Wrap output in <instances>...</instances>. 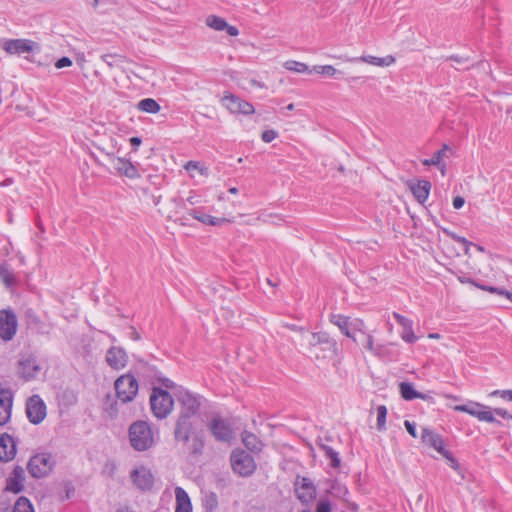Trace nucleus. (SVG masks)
I'll use <instances>...</instances> for the list:
<instances>
[{
	"mask_svg": "<svg viewBox=\"0 0 512 512\" xmlns=\"http://www.w3.org/2000/svg\"><path fill=\"white\" fill-rule=\"evenodd\" d=\"M443 158V151H437L434 153L431 159H424L422 164L425 166H440Z\"/></svg>",
	"mask_w": 512,
	"mask_h": 512,
	"instance_id": "43",
	"label": "nucleus"
},
{
	"mask_svg": "<svg viewBox=\"0 0 512 512\" xmlns=\"http://www.w3.org/2000/svg\"><path fill=\"white\" fill-rule=\"evenodd\" d=\"M179 8V1L173 0L171 5H168L167 7H162V10H168L170 12H176V10Z\"/></svg>",
	"mask_w": 512,
	"mask_h": 512,
	"instance_id": "56",
	"label": "nucleus"
},
{
	"mask_svg": "<svg viewBox=\"0 0 512 512\" xmlns=\"http://www.w3.org/2000/svg\"><path fill=\"white\" fill-rule=\"evenodd\" d=\"M308 344L310 346V353L315 355L316 358L321 357L317 352L318 348L328 352L330 355L336 354L337 351L336 342L326 332L312 333L309 336Z\"/></svg>",
	"mask_w": 512,
	"mask_h": 512,
	"instance_id": "7",
	"label": "nucleus"
},
{
	"mask_svg": "<svg viewBox=\"0 0 512 512\" xmlns=\"http://www.w3.org/2000/svg\"><path fill=\"white\" fill-rule=\"evenodd\" d=\"M330 322L337 326L345 336L352 338L354 341H356L354 335L351 332V324L349 317L341 314H331Z\"/></svg>",
	"mask_w": 512,
	"mask_h": 512,
	"instance_id": "26",
	"label": "nucleus"
},
{
	"mask_svg": "<svg viewBox=\"0 0 512 512\" xmlns=\"http://www.w3.org/2000/svg\"><path fill=\"white\" fill-rule=\"evenodd\" d=\"M39 371L40 366L31 355L23 356L18 362V374L26 381L33 379Z\"/></svg>",
	"mask_w": 512,
	"mask_h": 512,
	"instance_id": "14",
	"label": "nucleus"
},
{
	"mask_svg": "<svg viewBox=\"0 0 512 512\" xmlns=\"http://www.w3.org/2000/svg\"><path fill=\"white\" fill-rule=\"evenodd\" d=\"M175 400L181 405V411L173 432L174 440L183 443L190 454L200 455L205 445L204 440L201 434H192L190 418L207 407V402L176 385L172 380L162 377V419L173 411Z\"/></svg>",
	"mask_w": 512,
	"mask_h": 512,
	"instance_id": "1",
	"label": "nucleus"
},
{
	"mask_svg": "<svg viewBox=\"0 0 512 512\" xmlns=\"http://www.w3.org/2000/svg\"><path fill=\"white\" fill-rule=\"evenodd\" d=\"M72 65V60L69 57H62L55 62V67L58 69L69 67Z\"/></svg>",
	"mask_w": 512,
	"mask_h": 512,
	"instance_id": "49",
	"label": "nucleus"
},
{
	"mask_svg": "<svg viewBox=\"0 0 512 512\" xmlns=\"http://www.w3.org/2000/svg\"><path fill=\"white\" fill-rule=\"evenodd\" d=\"M452 239H454L456 242L462 244L464 246L465 253L467 254L469 251V247L473 245L471 242H469L466 238L458 236L454 233L451 234Z\"/></svg>",
	"mask_w": 512,
	"mask_h": 512,
	"instance_id": "48",
	"label": "nucleus"
},
{
	"mask_svg": "<svg viewBox=\"0 0 512 512\" xmlns=\"http://www.w3.org/2000/svg\"><path fill=\"white\" fill-rule=\"evenodd\" d=\"M206 25L216 31L226 30L230 36H237L239 34V31L235 26L229 25L225 19L216 15L208 16L206 18Z\"/></svg>",
	"mask_w": 512,
	"mask_h": 512,
	"instance_id": "23",
	"label": "nucleus"
},
{
	"mask_svg": "<svg viewBox=\"0 0 512 512\" xmlns=\"http://www.w3.org/2000/svg\"><path fill=\"white\" fill-rule=\"evenodd\" d=\"M464 203H465V200H464V198H463V197H461V196H456V197H454V199H453V207H454L455 209H460V208H462V207H463V205H464Z\"/></svg>",
	"mask_w": 512,
	"mask_h": 512,
	"instance_id": "54",
	"label": "nucleus"
},
{
	"mask_svg": "<svg viewBox=\"0 0 512 512\" xmlns=\"http://www.w3.org/2000/svg\"><path fill=\"white\" fill-rule=\"evenodd\" d=\"M350 324H351V332L352 331H361L364 326V322L360 319L350 320Z\"/></svg>",
	"mask_w": 512,
	"mask_h": 512,
	"instance_id": "52",
	"label": "nucleus"
},
{
	"mask_svg": "<svg viewBox=\"0 0 512 512\" xmlns=\"http://www.w3.org/2000/svg\"><path fill=\"white\" fill-rule=\"evenodd\" d=\"M495 293L505 296L507 299H509L512 302V293L511 292H509L505 289L498 288V291H496Z\"/></svg>",
	"mask_w": 512,
	"mask_h": 512,
	"instance_id": "58",
	"label": "nucleus"
},
{
	"mask_svg": "<svg viewBox=\"0 0 512 512\" xmlns=\"http://www.w3.org/2000/svg\"><path fill=\"white\" fill-rule=\"evenodd\" d=\"M17 327V316L13 310H0V338L4 341H10L15 336Z\"/></svg>",
	"mask_w": 512,
	"mask_h": 512,
	"instance_id": "8",
	"label": "nucleus"
},
{
	"mask_svg": "<svg viewBox=\"0 0 512 512\" xmlns=\"http://www.w3.org/2000/svg\"><path fill=\"white\" fill-rule=\"evenodd\" d=\"M25 472L23 467L16 466L7 478L6 490L19 493L24 488Z\"/></svg>",
	"mask_w": 512,
	"mask_h": 512,
	"instance_id": "19",
	"label": "nucleus"
},
{
	"mask_svg": "<svg viewBox=\"0 0 512 512\" xmlns=\"http://www.w3.org/2000/svg\"><path fill=\"white\" fill-rule=\"evenodd\" d=\"M101 59L109 68L120 67L125 62V58L119 54H104Z\"/></svg>",
	"mask_w": 512,
	"mask_h": 512,
	"instance_id": "35",
	"label": "nucleus"
},
{
	"mask_svg": "<svg viewBox=\"0 0 512 512\" xmlns=\"http://www.w3.org/2000/svg\"><path fill=\"white\" fill-rule=\"evenodd\" d=\"M55 461L50 453H38L30 458L27 464V470L33 478H43L48 476Z\"/></svg>",
	"mask_w": 512,
	"mask_h": 512,
	"instance_id": "4",
	"label": "nucleus"
},
{
	"mask_svg": "<svg viewBox=\"0 0 512 512\" xmlns=\"http://www.w3.org/2000/svg\"><path fill=\"white\" fill-rule=\"evenodd\" d=\"M442 456L448 460L449 465L452 469H454L457 472H460V465L451 452L447 450L445 451V453L442 454Z\"/></svg>",
	"mask_w": 512,
	"mask_h": 512,
	"instance_id": "45",
	"label": "nucleus"
},
{
	"mask_svg": "<svg viewBox=\"0 0 512 512\" xmlns=\"http://www.w3.org/2000/svg\"><path fill=\"white\" fill-rule=\"evenodd\" d=\"M133 483L142 491L150 490L154 484V477L149 469L140 467L131 472Z\"/></svg>",
	"mask_w": 512,
	"mask_h": 512,
	"instance_id": "15",
	"label": "nucleus"
},
{
	"mask_svg": "<svg viewBox=\"0 0 512 512\" xmlns=\"http://www.w3.org/2000/svg\"><path fill=\"white\" fill-rule=\"evenodd\" d=\"M142 140L139 137H132L130 138V144L133 147H138L141 144Z\"/></svg>",
	"mask_w": 512,
	"mask_h": 512,
	"instance_id": "59",
	"label": "nucleus"
},
{
	"mask_svg": "<svg viewBox=\"0 0 512 512\" xmlns=\"http://www.w3.org/2000/svg\"><path fill=\"white\" fill-rule=\"evenodd\" d=\"M230 462L233 471L243 477L250 476L256 469L253 457L242 449L232 451Z\"/></svg>",
	"mask_w": 512,
	"mask_h": 512,
	"instance_id": "6",
	"label": "nucleus"
},
{
	"mask_svg": "<svg viewBox=\"0 0 512 512\" xmlns=\"http://www.w3.org/2000/svg\"><path fill=\"white\" fill-rule=\"evenodd\" d=\"M0 279L7 287H12L16 282L14 273L7 264H0Z\"/></svg>",
	"mask_w": 512,
	"mask_h": 512,
	"instance_id": "33",
	"label": "nucleus"
},
{
	"mask_svg": "<svg viewBox=\"0 0 512 512\" xmlns=\"http://www.w3.org/2000/svg\"><path fill=\"white\" fill-rule=\"evenodd\" d=\"M408 187L416 200L423 204L429 196L431 183L427 180H418L417 182H408Z\"/></svg>",
	"mask_w": 512,
	"mask_h": 512,
	"instance_id": "20",
	"label": "nucleus"
},
{
	"mask_svg": "<svg viewBox=\"0 0 512 512\" xmlns=\"http://www.w3.org/2000/svg\"><path fill=\"white\" fill-rule=\"evenodd\" d=\"M331 493L337 497L344 498L348 494V489L340 483L335 482L331 486Z\"/></svg>",
	"mask_w": 512,
	"mask_h": 512,
	"instance_id": "44",
	"label": "nucleus"
},
{
	"mask_svg": "<svg viewBox=\"0 0 512 512\" xmlns=\"http://www.w3.org/2000/svg\"><path fill=\"white\" fill-rule=\"evenodd\" d=\"M117 512H131V511L128 510L127 508H121V509H118Z\"/></svg>",
	"mask_w": 512,
	"mask_h": 512,
	"instance_id": "64",
	"label": "nucleus"
},
{
	"mask_svg": "<svg viewBox=\"0 0 512 512\" xmlns=\"http://www.w3.org/2000/svg\"><path fill=\"white\" fill-rule=\"evenodd\" d=\"M458 279H459V281H460L461 283H470V284H473V285H475V286H476V284H477V283H476L473 279H471V278H467V277H463V276H461V277H459Z\"/></svg>",
	"mask_w": 512,
	"mask_h": 512,
	"instance_id": "60",
	"label": "nucleus"
},
{
	"mask_svg": "<svg viewBox=\"0 0 512 512\" xmlns=\"http://www.w3.org/2000/svg\"><path fill=\"white\" fill-rule=\"evenodd\" d=\"M114 167L120 174L128 178H135L137 176V169L130 161L117 158Z\"/></svg>",
	"mask_w": 512,
	"mask_h": 512,
	"instance_id": "29",
	"label": "nucleus"
},
{
	"mask_svg": "<svg viewBox=\"0 0 512 512\" xmlns=\"http://www.w3.org/2000/svg\"><path fill=\"white\" fill-rule=\"evenodd\" d=\"M297 498L305 505L311 503L316 497V487L311 479L297 476L294 482Z\"/></svg>",
	"mask_w": 512,
	"mask_h": 512,
	"instance_id": "10",
	"label": "nucleus"
},
{
	"mask_svg": "<svg viewBox=\"0 0 512 512\" xmlns=\"http://www.w3.org/2000/svg\"><path fill=\"white\" fill-rule=\"evenodd\" d=\"M365 349L370 351L373 355L376 354V345L374 344L373 337L371 335L365 336V341L363 343Z\"/></svg>",
	"mask_w": 512,
	"mask_h": 512,
	"instance_id": "46",
	"label": "nucleus"
},
{
	"mask_svg": "<svg viewBox=\"0 0 512 512\" xmlns=\"http://www.w3.org/2000/svg\"><path fill=\"white\" fill-rule=\"evenodd\" d=\"M222 105L231 113L250 115L255 112L253 105L240 97L226 92L221 99Z\"/></svg>",
	"mask_w": 512,
	"mask_h": 512,
	"instance_id": "9",
	"label": "nucleus"
},
{
	"mask_svg": "<svg viewBox=\"0 0 512 512\" xmlns=\"http://www.w3.org/2000/svg\"><path fill=\"white\" fill-rule=\"evenodd\" d=\"M393 317L403 327L402 339L407 343L416 342L417 336L414 334L412 321L397 312H393Z\"/></svg>",
	"mask_w": 512,
	"mask_h": 512,
	"instance_id": "24",
	"label": "nucleus"
},
{
	"mask_svg": "<svg viewBox=\"0 0 512 512\" xmlns=\"http://www.w3.org/2000/svg\"><path fill=\"white\" fill-rule=\"evenodd\" d=\"M176 509L175 512H192V504L187 492L181 488H175Z\"/></svg>",
	"mask_w": 512,
	"mask_h": 512,
	"instance_id": "27",
	"label": "nucleus"
},
{
	"mask_svg": "<svg viewBox=\"0 0 512 512\" xmlns=\"http://www.w3.org/2000/svg\"><path fill=\"white\" fill-rule=\"evenodd\" d=\"M404 425H405V427H406L407 432H408L412 437L416 438V437H417V432H416L415 424H414V423H412V422H410V421H408V420H406V421L404 422Z\"/></svg>",
	"mask_w": 512,
	"mask_h": 512,
	"instance_id": "53",
	"label": "nucleus"
},
{
	"mask_svg": "<svg viewBox=\"0 0 512 512\" xmlns=\"http://www.w3.org/2000/svg\"><path fill=\"white\" fill-rule=\"evenodd\" d=\"M13 393L8 388L0 389V425H5L11 417Z\"/></svg>",
	"mask_w": 512,
	"mask_h": 512,
	"instance_id": "16",
	"label": "nucleus"
},
{
	"mask_svg": "<svg viewBox=\"0 0 512 512\" xmlns=\"http://www.w3.org/2000/svg\"><path fill=\"white\" fill-rule=\"evenodd\" d=\"M421 440L425 445H428L438 451L441 455L447 451L444 448V442L440 435L436 434L428 428H423L421 433Z\"/></svg>",
	"mask_w": 512,
	"mask_h": 512,
	"instance_id": "22",
	"label": "nucleus"
},
{
	"mask_svg": "<svg viewBox=\"0 0 512 512\" xmlns=\"http://www.w3.org/2000/svg\"><path fill=\"white\" fill-rule=\"evenodd\" d=\"M428 337L431 339H438V338H440V335L438 333H431V334H429Z\"/></svg>",
	"mask_w": 512,
	"mask_h": 512,
	"instance_id": "63",
	"label": "nucleus"
},
{
	"mask_svg": "<svg viewBox=\"0 0 512 512\" xmlns=\"http://www.w3.org/2000/svg\"><path fill=\"white\" fill-rule=\"evenodd\" d=\"M316 512H331V506L328 501L321 500L317 504Z\"/></svg>",
	"mask_w": 512,
	"mask_h": 512,
	"instance_id": "51",
	"label": "nucleus"
},
{
	"mask_svg": "<svg viewBox=\"0 0 512 512\" xmlns=\"http://www.w3.org/2000/svg\"><path fill=\"white\" fill-rule=\"evenodd\" d=\"M127 360V354L122 348L111 347L106 353L107 364L115 370L124 368L127 364Z\"/></svg>",
	"mask_w": 512,
	"mask_h": 512,
	"instance_id": "17",
	"label": "nucleus"
},
{
	"mask_svg": "<svg viewBox=\"0 0 512 512\" xmlns=\"http://www.w3.org/2000/svg\"><path fill=\"white\" fill-rule=\"evenodd\" d=\"M137 108L143 112L156 113L160 105L152 98H145L138 102Z\"/></svg>",
	"mask_w": 512,
	"mask_h": 512,
	"instance_id": "34",
	"label": "nucleus"
},
{
	"mask_svg": "<svg viewBox=\"0 0 512 512\" xmlns=\"http://www.w3.org/2000/svg\"><path fill=\"white\" fill-rule=\"evenodd\" d=\"M321 448L324 451L325 456L328 459H330L331 467L338 468L340 466V463H341L339 454L336 451H334L331 447H329L327 445H322Z\"/></svg>",
	"mask_w": 512,
	"mask_h": 512,
	"instance_id": "37",
	"label": "nucleus"
},
{
	"mask_svg": "<svg viewBox=\"0 0 512 512\" xmlns=\"http://www.w3.org/2000/svg\"><path fill=\"white\" fill-rule=\"evenodd\" d=\"M242 443L244 446L253 453H259L262 451V441L253 433L244 431L241 435Z\"/></svg>",
	"mask_w": 512,
	"mask_h": 512,
	"instance_id": "28",
	"label": "nucleus"
},
{
	"mask_svg": "<svg viewBox=\"0 0 512 512\" xmlns=\"http://www.w3.org/2000/svg\"><path fill=\"white\" fill-rule=\"evenodd\" d=\"M116 395L123 403L132 401L138 392V381L130 373L121 375L114 383Z\"/></svg>",
	"mask_w": 512,
	"mask_h": 512,
	"instance_id": "5",
	"label": "nucleus"
},
{
	"mask_svg": "<svg viewBox=\"0 0 512 512\" xmlns=\"http://www.w3.org/2000/svg\"><path fill=\"white\" fill-rule=\"evenodd\" d=\"M13 512H34V508L29 499L22 496L15 502Z\"/></svg>",
	"mask_w": 512,
	"mask_h": 512,
	"instance_id": "36",
	"label": "nucleus"
},
{
	"mask_svg": "<svg viewBox=\"0 0 512 512\" xmlns=\"http://www.w3.org/2000/svg\"><path fill=\"white\" fill-rule=\"evenodd\" d=\"M446 60H451V61H454L456 62L457 64H464L468 61L467 58H463V57H459V56H456V55H452V56H449L446 58Z\"/></svg>",
	"mask_w": 512,
	"mask_h": 512,
	"instance_id": "55",
	"label": "nucleus"
},
{
	"mask_svg": "<svg viewBox=\"0 0 512 512\" xmlns=\"http://www.w3.org/2000/svg\"><path fill=\"white\" fill-rule=\"evenodd\" d=\"M38 48L39 47L36 42L28 39L7 40L3 45V49L9 54L30 53Z\"/></svg>",
	"mask_w": 512,
	"mask_h": 512,
	"instance_id": "13",
	"label": "nucleus"
},
{
	"mask_svg": "<svg viewBox=\"0 0 512 512\" xmlns=\"http://www.w3.org/2000/svg\"><path fill=\"white\" fill-rule=\"evenodd\" d=\"M12 183H13V180H12L11 178H8V179L4 180V181L1 183V185H2V186H8V185H10V184H12Z\"/></svg>",
	"mask_w": 512,
	"mask_h": 512,
	"instance_id": "62",
	"label": "nucleus"
},
{
	"mask_svg": "<svg viewBox=\"0 0 512 512\" xmlns=\"http://www.w3.org/2000/svg\"><path fill=\"white\" fill-rule=\"evenodd\" d=\"M128 436L131 447L139 452L148 450L154 444L151 426L144 420L133 422L129 426Z\"/></svg>",
	"mask_w": 512,
	"mask_h": 512,
	"instance_id": "3",
	"label": "nucleus"
},
{
	"mask_svg": "<svg viewBox=\"0 0 512 512\" xmlns=\"http://www.w3.org/2000/svg\"><path fill=\"white\" fill-rule=\"evenodd\" d=\"M387 408L384 405L377 407V428L379 431L385 429Z\"/></svg>",
	"mask_w": 512,
	"mask_h": 512,
	"instance_id": "42",
	"label": "nucleus"
},
{
	"mask_svg": "<svg viewBox=\"0 0 512 512\" xmlns=\"http://www.w3.org/2000/svg\"><path fill=\"white\" fill-rule=\"evenodd\" d=\"M190 216L204 225H210V226H222L227 223H231L232 220L225 218V217H214L209 214L204 213L203 211L199 209H192L190 211Z\"/></svg>",
	"mask_w": 512,
	"mask_h": 512,
	"instance_id": "21",
	"label": "nucleus"
},
{
	"mask_svg": "<svg viewBox=\"0 0 512 512\" xmlns=\"http://www.w3.org/2000/svg\"><path fill=\"white\" fill-rule=\"evenodd\" d=\"M208 428L213 437L219 442H229L233 438V430L230 423L222 418H213Z\"/></svg>",
	"mask_w": 512,
	"mask_h": 512,
	"instance_id": "12",
	"label": "nucleus"
},
{
	"mask_svg": "<svg viewBox=\"0 0 512 512\" xmlns=\"http://www.w3.org/2000/svg\"><path fill=\"white\" fill-rule=\"evenodd\" d=\"M492 396L500 395L504 399H508L512 402V390H495L491 393Z\"/></svg>",
	"mask_w": 512,
	"mask_h": 512,
	"instance_id": "50",
	"label": "nucleus"
},
{
	"mask_svg": "<svg viewBox=\"0 0 512 512\" xmlns=\"http://www.w3.org/2000/svg\"><path fill=\"white\" fill-rule=\"evenodd\" d=\"M399 389L402 398H404L405 400L410 401L416 398L425 399V396L422 393L417 392L414 389L413 385L409 382H401L399 384Z\"/></svg>",
	"mask_w": 512,
	"mask_h": 512,
	"instance_id": "31",
	"label": "nucleus"
},
{
	"mask_svg": "<svg viewBox=\"0 0 512 512\" xmlns=\"http://www.w3.org/2000/svg\"><path fill=\"white\" fill-rule=\"evenodd\" d=\"M278 136V133L275 131V130H266L262 133L261 135V139L262 141H264L265 143H270L272 142L275 138H277Z\"/></svg>",
	"mask_w": 512,
	"mask_h": 512,
	"instance_id": "47",
	"label": "nucleus"
},
{
	"mask_svg": "<svg viewBox=\"0 0 512 512\" xmlns=\"http://www.w3.org/2000/svg\"><path fill=\"white\" fill-rule=\"evenodd\" d=\"M312 71L329 77H335L336 74L340 73L332 65H316L313 67Z\"/></svg>",
	"mask_w": 512,
	"mask_h": 512,
	"instance_id": "40",
	"label": "nucleus"
},
{
	"mask_svg": "<svg viewBox=\"0 0 512 512\" xmlns=\"http://www.w3.org/2000/svg\"><path fill=\"white\" fill-rule=\"evenodd\" d=\"M375 356L381 359L395 360L398 356V352L394 350L393 343L377 344Z\"/></svg>",
	"mask_w": 512,
	"mask_h": 512,
	"instance_id": "30",
	"label": "nucleus"
},
{
	"mask_svg": "<svg viewBox=\"0 0 512 512\" xmlns=\"http://www.w3.org/2000/svg\"><path fill=\"white\" fill-rule=\"evenodd\" d=\"M160 396V387H153L152 393L150 395V405L151 410L156 418H160V407L157 406V400Z\"/></svg>",
	"mask_w": 512,
	"mask_h": 512,
	"instance_id": "38",
	"label": "nucleus"
},
{
	"mask_svg": "<svg viewBox=\"0 0 512 512\" xmlns=\"http://www.w3.org/2000/svg\"><path fill=\"white\" fill-rule=\"evenodd\" d=\"M26 415L32 424L41 423L46 417V405L38 395L31 396L26 403Z\"/></svg>",
	"mask_w": 512,
	"mask_h": 512,
	"instance_id": "11",
	"label": "nucleus"
},
{
	"mask_svg": "<svg viewBox=\"0 0 512 512\" xmlns=\"http://www.w3.org/2000/svg\"><path fill=\"white\" fill-rule=\"evenodd\" d=\"M184 169L190 174V177L193 178L194 171H197L201 176L208 177L209 176V169L204 164H202L199 161H188L184 165Z\"/></svg>",
	"mask_w": 512,
	"mask_h": 512,
	"instance_id": "32",
	"label": "nucleus"
},
{
	"mask_svg": "<svg viewBox=\"0 0 512 512\" xmlns=\"http://www.w3.org/2000/svg\"><path fill=\"white\" fill-rule=\"evenodd\" d=\"M450 150H451V148L448 145L444 144L443 147L439 151H443V156L445 157L446 152L450 151Z\"/></svg>",
	"mask_w": 512,
	"mask_h": 512,
	"instance_id": "61",
	"label": "nucleus"
},
{
	"mask_svg": "<svg viewBox=\"0 0 512 512\" xmlns=\"http://www.w3.org/2000/svg\"><path fill=\"white\" fill-rule=\"evenodd\" d=\"M476 287L480 288L481 290L488 291L490 293H495L496 291H498V288L494 286L476 284Z\"/></svg>",
	"mask_w": 512,
	"mask_h": 512,
	"instance_id": "57",
	"label": "nucleus"
},
{
	"mask_svg": "<svg viewBox=\"0 0 512 512\" xmlns=\"http://www.w3.org/2000/svg\"><path fill=\"white\" fill-rule=\"evenodd\" d=\"M346 60L350 61V62H364V63H368V64H371L374 66H379V67H387V66L392 65L395 62V58L392 55H387L386 57H376V56L368 55V56L349 58Z\"/></svg>",
	"mask_w": 512,
	"mask_h": 512,
	"instance_id": "25",
	"label": "nucleus"
},
{
	"mask_svg": "<svg viewBox=\"0 0 512 512\" xmlns=\"http://www.w3.org/2000/svg\"><path fill=\"white\" fill-rule=\"evenodd\" d=\"M16 455V443L7 433L0 434V461L8 462Z\"/></svg>",
	"mask_w": 512,
	"mask_h": 512,
	"instance_id": "18",
	"label": "nucleus"
},
{
	"mask_svg": "<svg viewBox=\"0 0 512 512\" xmlns=\"http://www.w3.org/2000/svg\"><path fill=\"white\" fill-rule=\"evenodd\" d=\"M206 511L213 512L218 507V497L214 492L207 494L203 500Z\"/></svg>",
	"mask_w": 512,
	"mask_h": 512,
	"instance_id": "39",
	"label": "nucleus"
},
{
	"mask_svg": "<svg viewBox=\"0 0 512 512\" xmlns=\"http://www.w3.org/2000/svg\"><path fill=\"white\" fill-rule=\"evenodd\" d=\"M454 410L467 413L477 418L479 421L488 423L500 424V421L495 418V415L504 419H512V415H510L508 411L503 408L491 409L489 406L473 401H470L468 404L464 405H456Z\"/></svg>",
	"mask_w": 512,
	"mask_h": 512,
	"instance_id": "2",
	"label": "nucleus"
},
{
	"mask_svg": "<svg viewBox=\"0 0 512 512\" xmlns=\"http://www.w3.org/2000/svg\"><path fill=\"white\" fill-rule=\"evenodd\" d=\"M285 68L290 71L298 72V73H304V72H311L312 70H309V67L301 62L297 61H287L285 63Z\"/></svg>",
	"mask_w": 512,
	"mask_h": 512,
	"instance_id": "41",
	"label": "nucleus"
}]
</instances>
